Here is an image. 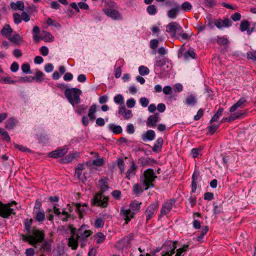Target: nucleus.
Returning <instances> with one entry per match:
<instances>
[{"instance_id":"obj_63","label":"nucleus","mask_w":256,"mask_h":256,"mask_svg":"<svg viewBox=\"0 0 256 256\" xmlns=\"http://www.w3.org/2000/svg\"><path fill=\"white\" fill-rule=\"evenodd\" d=\"M2 136V139L5 140L6 142H10V136L8 134V132L4 130L2 131V132L0 134Z\"/></svg>"},{"instance_id":"obj_2","label":"nucleus","mask_w":256,"mask_h":256,"mask_svg":"<svg viewBox=\"0 0 256 256\" xmlns=\"http://www.w3.org/2000/svg\"><path fill=\"white\" fill-rule=\"evenodd\" d=\"M108 179L106 177L102 178L98 181L100 190L96 193L92 200V204L102 208H106L108 206L109 198L104 196V194L108 188Z\"/></svg>"},{"instance_id":"obj_3","label":"nucleus","mask_w":256,"mask_h":256,"mask_svg":"<svg viewBox=\"0 0 256 256\" xmlns=\"http://www.w3.org/2000/svg\"><path fill=\"white\" fill-rule=\"evenodd\" d=\"M22 238L23 241L28 242L30 245L36 248L38 243L42 242L44 240L45 232L43 230L34 226L28 234H22Z\"/></svg>"},{"instance_id":"obj_6","label":"nucleus","mask_w":256,"mask_h":256,"mask_svg":"<svg viewBox=\"0 0 256 256\" xmlns=\"http://www.w3.org/2000/svg\"><path fill=\"white\" fill-rule=\"evenodd\" d=\"M82 93V90L78 88H66L64 92V95L69 102L74 106L76 104L80 103V96Z\"/></svg>"},{"instance_id":"obj_11","label":"nucleus","mask_w":256,"mask_h":256,"mask_svg":"<svg viewBox=\"0 0 256 256\" xmlns=\"http://www.w3.org/2000/svg\"><path fill=\"white\" fill-rule=\"evenodd\" d=\"M182 30V28L176 22L170 23L166 28V32L171 34L172 37H175L177 32Z\"/></svg>"},{"instance_id":"obj_4","label":"nucleus","mask_w":256,"mask_h":256,"mask_svg":"<svg viewBox=\"0 0 256 256\" xmlns=\"http://www.w3.org/2000/svg\"><path fill=\"white\" fill-rule=\"evenodd\" d=\"M157 176L154 174V170L148 168L144 172L143 175L140 178V182L143 186H144V190L154 187V182Z\"/></svg>"},{"instance_id":"obj_57","label":"nucleus","mask_w":256,"mask_h":256,"mask_svg":"<svg viewBox=\"0 0 256 256\" xmlns=\"http://www.w3.org/2000/svg\"><path fill=\"white\" fill-rule=\"evenodd\" d=\"M188 245L185 244L182 248H178L176 250V253L174 256H181L182 254L187 250Z\"/></svg>"},{"instance_id":"obj_15","label":"nucleus","mask_w":256,"mask_h":256,"mask_svg":"<svg viewBox=\"0 0 256 256\" xmlns=\"http://www.w3.org/2000/svg\"><path fill=\"white\" fill-rule=\"evenodd\" d=\"M247 100L246 98H241L236 104L230 108V112H234L238 108H242L246 103Z\"/></svg>"},{"instance_id":"obj_44","label":"nucleus","mask_w":256,"mask_h":256,"mask_svg":"<svg viewBox=\"0 0 256 256\" xmlns=\"http://www.w3.org/2000/svg\"><path fill=\"white\" fill-rule=\"evenodd\" d=\"M0 82L2 84H14L16 81L12 79L10 76L2 77L0 79Z\"/></svg>"},{"instance_id":"obj_27","label":"nucleus","mask_w":256,"mask_h":256,"mask_svg":"<svg viewBox=\"0 0 256 256\" xmlns=\"http://www.w3.org/2000/svg\"><path fill=\"white\" fill-rule=\"evenodd\" d=\"M199 172H194L192 176V192H195L197 188V182L196 180L199 176Z\"/></svg>"},{"instance_id":"obj_30","label":"nucleus","mask_w":256,"mask_h":256,"mask_svg":"<svg viewBox=\"0 0 256 256\" xmlns=\"http://www.w3.org/2000/svg\"><path fill=\"white\" fill-rule=\"evenodd\" d=\"M10 41L16 44H18L22 40V38L18 34L16 33L12 36H10L8 38Z\"/></svg>"},{"instance_id":"obj_17","label":"nucleus","mask_w":256,"mask_h":256,"mask_svg":"<svg viewBox=\"0 0 256 256\" xmlns=\"http://www.w3.org/2000/svg\"><path fill=\"white\" fill-rule=\"evenodd\" d=\"M76 210L78 212L79 214V217L80 218H82L83 216L88 209V204H84L82 206L80 204H75Z\"/></svg>"},{"instance_id":"obj_23","label":"nucleus","mask_w":256,"mask_h":256,"mask_svg":"<svg viewBox=\"0 0 256 256\" xmlns=\"http://www.w3.org/2000/svg\"><path fill=\"white\" fill-rule=\"evenodd\" d=\"M13 30L10 24H5L0 30L2 34L8 38Z\"/></svg>"},{"instance_id":"obj_35","label":"nucleus","mask_w":256,"mask_h":256,"mask_svg":"<svg viewBox=\"0 0 256 256\" xmlns=\"http://www.w3.org/2000/svg\"><path fill=\"white\" fill-rule=\"evenodd\" d=\"M224 111V108L220 107L216 112L214 114V116L212 117L211 120H210V123H213L215 122H216L220 116H221L222 114Z\"/></svg>"},{"instance_id":"obj_7","label":"nucleus","mask_w":256,"mask_h":256,"mask_svg":"<svg viewBox=\"0 0 256 256\" xmlns=\"http://www.w3.org/2000/svg\"><path fill=\"white\" fill-rule=\"evenodd\" d=\"M16 202L14 200L7 204H3L0 201V216L8 219L11 214L16 215V212L12 207L13 204L16 205Z\"/></svg>"},{"instance_id":"obj_33","label":"nucleus","mask_w":256,"mask_h":256,"mask_svg":"<svg viewBox=\"0 0 256 256\" xmlns=\"http://www.w3.org/2000/svg\"><path fill=\"white\" fill-rule=\"evenodd\" d=\"M177 39L179 40L181 42H184V40H187L189 38L190 36L188 34L183 32L182 30H180L177 32L176 36H175Z\"/></svg>"},{"instance_id":"obj_40","label":"nucleus","mask_w":256,"mask_h":256,"mask_svg":"<svg viewBox=\"0 0 256 256\" xmlns=\"http://www.w3.org/2000/svg\"><path fill=\"white\" fill-rule=\"evenodd\" d=\"M180 8L184 12H190L192 9V5L190 2H183L181 6H180Z\"/></svg>"},{"instance_id":"obj_5","label":"nucleus","mask_w":256,"mask_h":256,"mask_svg":"<svg viewBox=\"0 0 256 256\" xmlns=\"http://www.w3.org/2000/svg\"><path fill=\"white\" fill-rule=\"evenodd\" d=\"M142 202H139L136 200L132 202L130 204V209H126L122 208L120 210V215L124 218L125 224H128V222L134 217L135 213L132 212L138 211L140 209Z\"/></svg>"},{"instance_id":"obj_22","label":"nucleus","mask_w":256,"mask_h":256,"mask_svg":"<svg viewBox=\"0 0 256 256\" xmlns=\"http://www.w3.org/2000/svg\"><path fill=\"white\" fill-rule=\"evenodd\" d=\"M137 170V166L135 164L134 162H132V166L130 168H128L126 173V178L128 180H130L132 177L134 176Z\"/></svg>"},{"instance_id":"obj_43","label":"nucleus","mask_w":256,"mask_h":256,"mask_svg":"<svg viewBox=\"0 0 256 256\" xmlns=\"http://www.w3.org/2000/svg\"><path fill=\"white\" fill-rule=\"evenodd\" d=\"M44 76V74L42 72H41L39 70H37V71L36 73L35 76H34V77L32 76V80H35L37 81L42 82L44 80V78H43Z\"/></svg>"},{"instance_id":"obj_64","label":"nucleus","mask_w":256,"mask_h":256,"mask_svg":"<svg viewBox=\"0 0 256 256\" xmlns=\"http://www.w3.org/2000/svg\"><path fill=\"white\" fill-rule=\"evenodd\" d=\"M247 57L248 59L256 61V51L248 52Z\"/></svg>"},{"instance_id":"obj_28","label":"nucleus","mask_w":256,"mask_h":256,"mask_svg":"<svg viewBox=\"0 0 256 256\" xmlns=\"http://www.w3.org/2000/svg\"><path fill=\"white\" fill-rule=\"evenodd\" d=\"M156 136L153 130H148L146 134H142V138L144 141L146 140H153Z\"/></svg>"},{"instance_id":"obj_19","label":"nucleus","mask_w":256,"mask_h":256,"mask_svg":"<svg viewBox=\"0 0 256 256\" xmlns=\"http://www.w3.org/2000/svg\"><path fill=\"white\" fill-rule=\"evenodd\" d=\"M34 218L36 220L40 223L44 222L46 218L45 213L44 210L36 211L32 212Z\"/></svg>"},{"instance_id":"obj_36","label":"nucleus","mask_w":256,"mask_h":256,"mask_svg":"<svg viewBox=\"0 0 256 256\" xmlns=\"http://www.w3.org/2000/svg\"><path fill=\"white\" fill-rule=\"evenodd\" d=\"M96 112V105L95 104H92L89 108L88 116L90 120H94L96 116L94 114Z\"/></svg>"},{"instance_id":"obj_21","label":"nucleus","mask_w":256,"mask_h":256,"mask_svg":"<svg viewBox=\"0 0 256 256\" xmlns=\"http://www.w3.org/2000/svg\"><path fill=\"white\" fill-rule=\"evenodd\" d=\"M132 240V236L128 235L124 238L121 240H119L116 243V246L120 249H123L124 247L126 246V244L130 243V241Z\"/></svg>"},{"instance_id":"obj_53","label":"nucleus","mask_w":256,"mask_h":256,"mask_svg":"<svg viewBox=\"0 0 256 256\" xmlns=\"http://www.w3.org/2000/svg\"><path fill=\"white\" fill-rule=\"evenodd\" d=\"M118 166L120 170L121 174L123 173L124 171V162L122 158H118L117 160Z\"/></svg>"},{"instance_id":"obj_12","label":"nucleus","mask_w":256,"mask_h":256,"mask_svg":"<svg viewBox=\"0 0 256 256\" xmlns=\"http://www.w3.org/2000/svg\"><path fill=\"white\" fill-rule=\"evenodd\" d=\"M180 10V6L177 3H174V7L168 10L167 16L170 18L174 19L178 14Z\"/></svg>"},{"instance_id":"obj_51","label":"nucleus","mask_w":256,"mask_h":256,"mask_svg":"<svg viewBox=\"0 0 256 256\" xmlns=\"http://www.w3.org/2000/svg\"><path fill=\"white\" fill-rule=\"evenodd\" d=\"M139 73L142 76L147 75L150 72L149 69L144 66H141L138 68Z\"/></svg>"},{"instance_id":"obj_29","label":"nucleus","mask_w":256,"mask_h":256,"mask_svg":"<svg viewBox=\"0 0 256 256\" xmlns=\"http://www.w3.org/2000/svg\"><path fill=\"white\" fill-rule=\"evenodd\" d=\"M18 121L14 118H9L5 122V127L8 130L12 129L16 125Z\"/></svg>"},{"instance_id":"obj_58","label":"nucleus","mask_w":256,"mask_h":256,"mask_svg":"<svg viewBox=\"0 0 256 256\" xmlns=\"http://www.w3.org/2000/svg\"><path fill=\"white\" fill-rule=\"evenodd\" d=\"M88 106L84 104H81L77 107L76 112L80 115H81L87 109Z\"/></svg>"},{"instance_id":"obj_31","label":"nucleus","mask_w":256,"mask_h":256,"mask_svg":"<svg viewBox=\"0 0 256 256\" xmlns=\"http://www.w3.org/2000/svg\"><path fill=\"white\" fill-rule=\"evenodd\" d=\"M143 185L139 184H136L133 186L132 191L134 194L136 195H139L142 194L144 190V186L142 187Z\"/></svg>"},{"instance_id":"obj_62","label":"nucleus","mask_w":256,"mask_h":256,"mask_svg":"<svg viewBox=\"0 0 256 256\" xmlns=\"http://www.w3.org/2000/svg\"><path fill=\"white\" fill-rule=\"evenodd\" d=\"M140 102L142 106L146 107L149 104V100L146 98L142 97L140 99Z\"/></svg>"},{"instance_id":"obj_34","label":"nucleus","mask_w":256,"mask_h":256,"mask_svg":"<svg viewBox=\"0 0 256 256\" xmlns=\"http://www.w3.org/2000/svg\"><path fill=\"white\" fill-rule=\"evenodd\" d=\"M33 220L32 218H26L24 220V228L27 232V234L30 233L32 231V224Z\"/></svg>"},{"instance_id":"obj_42","label":"nucleus","mask_w":256,"mask_h":256,"mask_svg":"<svg viewBox=\"0 0 256 256\" xmlns=\"http://www.w3.org/2000/svg\"><path fill=\"white\" fill-rule=\"evenodd\" d=\"M202 148H194L191 150V154L194 158H198L200 156H202Z\"/></svg>"},{"instance_id":"obj_18","label":"nucleus","mask_w":256,"mask_h":256,"mask_svg":"<svg viewBox=\"0 0 256 256\" xmlns=\"http://www.w3.org/2000/svg\"><path fill=\"white\" fill-rule=\"evenodd\" d=\"M158 120V114L150 116L147 120L146 124L149 127H155Z\"/></svg>"},{"instance_id":"obj_9","label":"nucleus","mask_w":256,"mask_h":256,"mask_svg":"<svg viewBox=\"0 0 256 256\" xmlns=\"http://www.w3.org/2000/svg\"><path fill=\"white\" fill-rule=\"evenodd\" d=\"M158 206L159 205L158 202H154L148 206L145 212L146 222H148L154 216Z\"/></svg>"},{"instance_id":"obj_50","label":"nucleus","mask_w":256,"mask_h":256,"mask_svg":"<svg viewBox=\"0 0 256 256\" xmlns=\"http://www.w3.org/2000/svg\"><path fill=\"white\" fill-rule=\"evenodd\" d=\"M114 102L115 103L122 105L124 104V98L122 94H117L114 98Z\"/></svg>"},{"instance_id":"obj_1","label":"nucleus","mask_w":256,"mask_h":256,"mask_svg":"<svg viewBox=\"0 0 256 256\" xmlns=\"http://www.w3.org/2000/svg\"><path fill=\"white\" fill-rule=\"evenodd\" d=\"M88 226L85 224H82L78 230L73 226L72 224H68V230L70 231V236L68 240V246L72 250H75L78 246V240H82L83 242L87 240V238L92 234V232L87 229Z\"/></svg>"},{"instance_id":"obj_60","label":"nucleus","mask_w":256,"mask_h":256,"mask_svg":"<svg viewBox=\"0 0 256 256\" xmlns=\"http://www.w3.org/2000/svg\"><path fill=\"white\" fill-rule=\"evenodd\" d=\"M204 6L208 8H212L216 5L215 0H204Z\"/></svg>"},{"instance_id":"obj_45","label":"nucleus","mask_w":256,"mask_h":256,"mask_svg":"<svg viewBox=\"0 0 256 256\" xmlns=\"http://www.w3.org/2000/svg\"><path fill=\"white\" fill-rule=\"evenodd\" d=\"M196 56V53L192 50H188L184 53V58L185 60H189L190 58H194Z\"/></svg>"},{"instance_id":"obj_47","label":"nucleus","mask_w":256,"mask_h":256,"mask_svg":"<svg viewBox=\"0 0 256 256\" xmlns=\"http://www.w3.org/2000/svg\"><path fill=\"white\" fill-rule=\"evenodd\" d=\"M250 26V23L248 20H242L240 25V29L242 32H244Z\"/></svg>"},{"instance_id":"obj_13","label":"nucleus","mask_w":256,"mask_h":256,"mask_svg":"<svg viewBox=\"0 0 256 256\" xmlns=\"http://www.w3.org/2000/svg\"><path fill=\"white\" fill-rule=\"evenodd\" d=\"M68 149L67 148H59L57 150L52 151L48 154V156L50 158H58L61 157L66 154L68 152Z\"/></svg>"},{"instance_id":"obj_41","label":"nucleus","mask_w":256,"mask_h":256,"mask_svg":"<svg viewBox=\"0 0 256 256\" xmlns=\"http://www.w3.org/2000/svg\"><path fill=\"white\" fill-rule=\"evenodd\" d=\"M214 214H218L221 213L222 211V206L221 204H218V203L214 202Z\"/></svg>"},{"instance_id":"obj_16","label":"nucleus","mask_w":256,"mask_h":256,"mask_svg":"<svg viewBox=\"0 0 256 256\" xmlns=\"http://www.w3.org/2000/svg\"><path fill=\"white\" fill-rule=\"evenodd\" d=\"M244 114L242 112L240 111H238L236 112L233 114L231 116L228 117L224 118L221 120V123L226 122H232L236 119H238L240 118L242 116H243Z\"/></svg>"},{"instance_id":"obj_56","label":"nucleus","mask_w":256,"mask_h":256,"mask_svg":"<svg viewBox=\"0 0 256 256\" xmlns=\"http://www.w3.org/2000/svg\"><path fill=\"white\" fill-rule=\"evenodd\" d=\"M46 24L48 26H54L56 27V28H60V24L59 23H58L56 20L52 19L50 18H48L47 19Z\"/></svg>"},{"instance_id":"obj_20","label":"nucleus","mask_w":256,"mask_h":256,"mask_svg":"<svg viewBox=\"0 0 256 256\" xmlns=\"http://www.w3.org/2000/svg\"><path fill=\"white\" fill-rule=\"evenodd\" d=\"M118 113L122 114L126 120H128L132 116V111L126 109L124 106L120 108Z\"/></svg>"},{"instance_id":"obj_14","label":"nucleus","mask_w":256,"mask_h":256,"mask_svg":"<svg viewBox=\"0 0 256 256\" xmlns=\"http://www.w3.org/2000/svg\"><path fill=\"white\" fill-rule=\"evenodd\" d=\"M103 11L106 16L114 20L118 19L120 16V12L112 8H104Z\"/></svg>"},{"instance_id":"obj_52","label":"nucleus","mask_w":256,"mask_h":256,"mask_svg":"<svg viewBox=\"0 0 256 256\" xmlns=\"http://www.w3.org/2000/svg\"><path fill=\"white\" fill-rule=\"evenodd\" d=\"M14 146L15 148L18 149V150H20L21 152H32V150L30 149H29L26 146H24L22 145H19L16 144H14Z\"/></svg>"},{"instance_id":"obj_48","label":"nucleus","mask_w":256,"mask_h":256,"mask_svg":"<svg viewBox=\"0 0 256 256\" xmlns=\"http://www.w3.org/2000/svg\"><path fill=\"white\" fill-rule=\"evenodd\" d=\"M147 12L150 15H154L157 12V9L154 5L150 4L147 7Z\"/></svg>"},{"instance_id":"obj_61","label":"nucleus","mask_w":256,"mask_h":256,"mask_svg":"<svg viewBox=\"0 0 256 256\" xmlns=\"http://www.w3.org/2000/svg\"><path fill=\"white\" fill-rule=\"evenodd\" d=\"M166 64L165 59L164 58H160L157 60L156 63L154 65L155 68L156 67H161L162 66H164Z\"/></svg>"},{"instance_id":"obj_54","label":"nucleus","mask_w":256,"mask_h":256,"mask_svg":"<svg viewBox=\"0 0 256 256\" xmlns=\"http://www.w3.org/2000/svg\"><path fill=\"white\" fill-rule=\"evenodd\" d=\"M76 158V154H71L65 156L62 160L64 163H68L71 162L73 160Z\"/></svg>"},{"instance_id":"obj_32","label":"nucleus","mask_w":256,"mask_h":256,"mask_svg":"<svg viewBox=\"0 0 256 256\" xmlns=\"http://www.w3.org/2000/svg\"><path fill=\"white\" fill-rule=\"evenodd\" d=\"M108 128L115 134H120L122 132V129L120 126H116L114 124H110L108 125Z\"/></svg>"},{"instance_id":"obj_25","label":"nucleus","mask_w":256,"mask_h":256,"mask_svg":"<svg viewBox=\"0 0 256 256\" xmlns=\"http://www.w3.org/2000/svg\"><path fill=\"white\" fill-rule=\"evenodd\" d=\"M184 102L187 106H193L197 103V99L194 96L190 94L186 97Z\"/></svg>"},{"instance_id":"obj_46","label":"nucleus","mask_w":256,"mask_h":256,"mask_svg":"<svg viewBox=\"0 0 256 256\" xmlns=\"http://www.w3.org/2000/svg\"><path fill=\"white\" fill-rule=\"evenodd\" d=\"M106 239V236L100 232H98L96 236V243L100 244L102 243Z\"/></svg>"},{"instance_id":"obj_10","label":"nucleus","mask_w":256,"mask_h":256,"mask_svg":"<svg viewBox=\"0 0 256 256\" xmlns=\"http://www.w3.org/2000/svg\"><path fill=\"white\" fill-rule=\"evenodd\" d=\"M174 204L175 200L173 199L168 200L164 202L161 208L159 218L168 214L171 210Z\"/></svg>"},{"instance_id":"obj_59","label":"nucleus","mask_w":256,"mask_h":256,"mask_svg":"<svg viewBox=\"0 0 256 256\" xmlns=\"http://www.w3.org/2000/svg\"><path fill=\"white\" fill-rule=\"evenodd\" d=\"M219 125H216L215 124H212L208 126V130L210 134H213L218 128Z\"/></svg>"},{"instance_id":"obj_8","label":"nucleus","mask_w":256,"mask_h":256,"mask_svg":"<svg viewBox=\"0 0 256 256\" xmlns=\"http://www.w3.org/2000/svg\"><path fill=\"white\" fill-rule=\"evenodd\" d=\"M176 244V241L167 242L163 246L162 256H172L176 252L175 250L177 248Z\"/></svg>"},{"instance_id":"obj_55","label":"nucleus","mask_w":256,"mask_h":256,"mask_svg":"<svg viewBox=\"0 0 256 256\" xmlns=\"http://www.w3.org/2000/svg\"><path fill=\"white\" fill-rule=\"evenodd\" d=\"M84 169V166L82 164H79L75 170V176L78 178H80L82 175V171Z\"/></svg>"},{"instance_id":"obj_37","label":"nucleus","mask_w":256,"mask_h":256,"mask_svg":"<svg viewBox=\"0 0 256 256\" xmlns=\"http://www.w3.org/2000/svg\"><path fill=\"white\" fill-rule=\"evenodd\" d=\"M217 42L220 46H228L230 44L229 40L224 36H218Z\"/></svg>"},{"instance_id":"obj_24","label":"nucleus","mask_w":256,"mask_h":256,"mask_svg":"<svg viewBox=\"0 0 256 256\" xmlns=\"http://www.w3.org/2000/svg\"><path fill=\"white\" fill-rule=\"evenodd\" d=\"M164 140L162 138H159L156 140L152 150L154 152H158L161 151Z\"/></svg>"},{"instance_id":"obj_49","label":"nucleus","mask_w":256,"mask_h":256,"mask_svg":"<svg viewBox=\"0 0 256 256\" xmlns=\"http://www.w3.org/2000/svg\"><path fill=\"white\" fill-rule=\"evenodd\" d=\"M104 220L101 218L96 220L94 222V226L96 228H101L104 226Z\"/></svg>"},{"instance_id":"obj_38","label":"nucleus","mask_w":256,"mask_h":256,"mask_svg":"<svg viewBox=\"0 0 256 256\" xmlns=\"http://www.w3.org/2000/svg\"><path fill=\"white\" fill-rule=\"evenodd\" d=\"M104 2L105 8H117L116 4L112 0H104Z\"/></svg>"},{"instance_id":"obj_39","label":"nucleus","mask_w":256,"mask_h":256,"mask_svg":"<svg viewBox=\"0 0 256 256\" xmlns=\"http://www.w3.org/2000/svg\"><path fill=\"white\" fill-rule=\"evenodd\" d=\"M51 247L50 244L48 242H44L40 246V252H44L50 251Z\"/></svg>"},{"instance_id":"obj_26","label":"nucleus","mask_w":256,"mask_h":256,"mask_svg":"<svg viewBox=\"0 0 256 256\" xmlns=\"http://www.w3.org/2000/svg\"><path fill=\"white\" fill-rule=\"evenodd\" d=\"M10 6L14 10H23L24 8V3L22 1H17L16 2H12L10 4Z\"/></svg>"}]
</instances>
